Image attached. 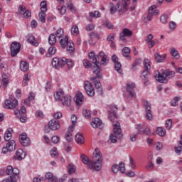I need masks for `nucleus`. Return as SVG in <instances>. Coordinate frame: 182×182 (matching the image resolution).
I'll list each match as a JSON object with an SVG mask.
<instances>
[{
  "label": "nucleus",
  "mask_w": 182,
  "mask_h": 182,
  "mask_svg": "<svg viewBox=\"0 0 182 182\" xmlns=\"http://www.w3.org/2000/svg\"><path fill=\"white\" fill-rule=\"evenodd\" d=\"M95 160L90 161L89 157H87L84 154H81L80 159L83 164L87 166V168L90 170H95L96 171H100L102 168V163H103V158L100 155V151L99 149L96 148L95 152L93 153Z\"/></svg>",
  "instance_id": "f257e3e1"
},
{
  "label": "nucleus",
  "mask_w": 182,
  "mask_h": 182,
  "mask_svg": "<svg viewBox=\"0 0 182 182\" xmlns=\"http://www.w3.org/2000/svg\"><path fill=\"white\" fill-rule=\"evenodd\" d=\"M82 64L85 69H92L93 73H95L96 76L90 78V80H96V79H100L102 74L100 73L102 69L100 68V62L97 60V57H95L92 63L90 60L86 59L82 60Z\"/></svg>",
  "instance_id": "f03ea898"
},
{
  "label": "nucleus",
  "mask_w": 182,
  "mask_h": 182,
  "mask_svg": "<svg viewBox=\"0 0 182 182\" xmlns=\"http://www.w3.org/2000/svg\"><path fill=\"white\" fill-rule=\"evenodd\" d=\"M59 43L63 49L67 46V52H68V53H72V52L75 51V44L69 42V37L68 36L59 38Z\"/></svg>",
  "instance_id": "7ed1b4c3"
},
{
  "label": "nucleus",
  "mask_w": 182,
  "mask_h": 182,
  "mask_svg": "<svg viewBox=\"0 0 182 182\" xmlns=\"http://www.w3.org/2000/svg\"><path fill=\"white\" fill-rule=\"evenodd\" d=\"M142 103L144 106L145 117L146 120H153V111L151 110V105L149 102V101L146 100H143Z\"/></svg>",
  "instance_id": "20e7f679"
},
{
  "label": "nucleus",
  "mask_w": 182,
  "mask_h": 182,
  "mask_svg": "<svg viewBox=\"0 0 182 182\" xmlns=\"http://www.w3.org/2000/svg\"><path fill=\"white\" fill-rule=\"evenodd\" d=\"M130 2V0H122L117 4V8L119 14H124V12H127V11H129Z\"/></svg>",
  "instance_id": "39448f33"
},
{
  "label": "nucleus",
  "mask_w": 182,
  "mask_h": 182,
  "mask_svg": "<svg viewBox=\"0 0 182 182\" xmlns=\"http://www.w3.org/2000/svg\"><path fill=\"white\" fill-rule=\"evenodd\" d=\"M52 66L55 69H60V68H63L65 65H66V58H63L62 59H59L58 58H54L52 60Z\"/></svg>",
  "instance_id": "423d86ee"
},
{
  "label": "nucleus",
  "mask_w": 182,
  "mask_h": 182,
  "mask_svg": "<svg viewBox=\"0 0 182 182\" xmlns=\"http://www.w3.org/2000/svg\"><path fill=\"white\" fill-rule=\"evenodd\" d=\"M135 129L137 130L138 134H144V136H149L151 134L150 129L146 127L144 124H139L135 126Z\"/></svg>",
  "instance_id": "0eeeda50"
},
{
  "label": "nucleus",
  "mask_w": 182,
  "mask_h": 182,
  "mask_svg": "<svg viewBox=\"0 0 182 182\" xmlns=\"http://www.w3.org/2000/svg\"><path fill=\"white\" fill-rule=\"evenodd\" d=\"M11 55L12 58H15L18 52H21V43L14 41L11 43L10 47Z\"/></svg>",
  "instance_id": "6e6552de"
},
{
  "label": "nucleus",
  "mask_w": 182,
  "mask_h": 182,
  "mask_svg": "<svg viewBox=\"0 0 182 182\" xmlns=\"http://www.w3.org/2000/svg\"><path fill=\"white\" fill-rule=\"evenodd\" d=\"M84 89L90 97H93L95 96V88H93V85L89 81L85 82Z\"/></svg>",
  "instance_id": "1a4fd4ad"
},
{
  "label": "nucleus",
  "mask_w": 182,
  "mask_h": 182,
  "mask_svg": "<svg viewBox=\"0 0 182 182\" xmlns=\"http://www.w3.org/2000/svg\"><path fill=\"white\" fill-rule=\"evenodd\" d=\"M160 11L156 9V6H151L149 9V14L146 16V18L144 19V22H149L151 21L153 15H159Z\"/></svg>",
  "instance_id": "9d476101"
},
{
  "label": "nucleus",
  "mask_w": 182,
  "mask_h": 182,
  "mask_svg": "<svg viewBox=\"0 0 182 182\" xmlns=\"http://www.w3.org/2000/svg\"><path fill=\"white\" fill-rule=\"evenodd\" d=\"M18 105H19V102H18V100H16V99H14L13 101L6 100L4 102V109H15V107H16V106H18Z\"/></svg>",
  "instance_id": "9b49d317"
},
{
  "label": "nucleus",
  "mask_w": 182,
  "mask_h": 182,
  "mask_svg": "<svg viewBox=\"0 0 182 182\" xmlns=\"http://www.w3.org/2000/svg\"><path fill=\"white\" fill-rule=\"evenodd\" d=\"M112 171L114 173H126V168L124 167V163L120 162L119 165L117 164H114L112 167Z\"/></svg>",
  "instance_id": "f8f14e48"
},
{
  "label": "nucleus",
  "mask_w": 182,
  "mask_h": 182,
  "mask_svg": "<svg viewBox=\"0 0 182 182\" xmlns=\"http://www.w3.org/2000/svg\"><path fill=\"white\" fill-rule=\"evenodd\" d=\"M155 79L160 83H166L167 82V77L164 72L155 71Z\"/></svg>",
  "instance_id": "ddd939ff"
},
{
  "label": "nucleus",
  "mask_w": 182,
  "mask_h": 182,
  "mask_svg": "<svg viewBox=\"0 0 182 182\" xmlns=\"http://www.w3.org/2000/svg\"><path fill=\"white\" fill-rule=\"evenodd\" d=\"M48 128L50 130H58V129H60V123H59V120L58 119H51L48 122Z\"/></svg>",
  "instance_id": "4468645a"
},
{
  "label": "nucleus",
  "mask_w": 182,
  "mask_h": 182,
  "mask_svg": "<svg viewBox=\"0 0 182 182\" xmlns=\"http://www.w3.org/2000/svg\"><path fill=\"white\" fill-rule=\"evenodd\" d=\"M19 139L22 146L27 147V146L31 145V139L28 138L26 133H23L19 136Z\"/></svg>",
  "instance_id": "2eb2a0df"
},
{
  "label": "nucleus",
  "mask_w": 182,
  "mask_h": 182,
  "mask_svg": "<svg viewBox=\"0 0 182 182\" xmlns=\"http://www.w3.org/2000/svg\"><path fill=\"white\" fill-rule=\"evenodd\" d=\"M110 109L109 111V119L112 120H114L117 117V106L111 105Z\"/></svg>",
  "instance_id": "dca6fc26"
},
{
  "label": "nucleus",
  "mask_w": 182,
  "mask_h": 182,
  "mask_svg": "<svg viewBox=\"0 0 182 182\" xmlns=\"http://www.w3.org/2000/svg\"><path fill=\"white\" fill-rule=\"evenodd\" d=\"M133 35V31H130L129 28H124L122 31L119 33V38L122 41H126V37L130 38Z\"/></svg>",
  "instance_id": "f3484780"
},
{
  "label": "nucleus",
  "mask_w": 182,
  "mask_h": 182,
  "mask_svg": "<svg viewBox=\"0 0 182 182\" xmlns=\"http://www.w3.org/2000/svg\"><path fill=\"white\" fill-rule=\"evenodd\" d=\"M135 86L134 82L127 84V92H128L131 97H136V92H134Z\"/></svg>",
  "instance_id": "a211bd4d"
},
{
  "label": "nucleus",
  "mask_w": 182,
  "mask_h": 182,
  "mask_svg": "<svg viewBox=\"0 0 182 182\" xmlns=\"http://www.w3.org/2000/svg\"><path fill=\"white\" fill-rule=\"evenodd\" d=\"M91 126L94 129H102V127H103V122H102V120L99 118H93L91 122Z\"/></svg>",
  "instance_id": "6ab92c4d"
},
{
  "label": "nucleus",
  "mask_w": 182,
  "mask_h": 182,
  "mask_svg": "<svg viewBox=\"0 0 182 182\" xmlns=\"http://www.w3.org/2000/svg\"><path fill=\"white\" fill-rule=\"evenodd\" d=\"M74 100L77 106H82V105H83L84 100L83 94H82L80 92H77L74 98Z\"/></svg>",
  "instance_id": "aec40b11"
},
{
  "label": "nucleus",
  "mask_w": 182,
  "mask_h": 182,
  "mask_svg": "<svg viewBox=\"0 0 182 182\" xmlns=\"http://www.w3.org/2000/svg\"><path fill=\"white\" fill-rule=\"evenodd\" d=\"M113 127V132L115 135L119 136H123V134H122V128H120V123L117 122H114Z\"/></svg>",
  "instance_id": "412c9836"
},
{
  "label": "nucleus",
  "mask_w": 182,
  "mask_h": 182,
  "mask_svg": "<svg viewBox=\"0 0 182 182\" xmlns=\"http://www.w3.org/2000/svg\"><path fill=\"white\" fill-rule=\"evenodd\" d=\"M26 157V152L23 151V149H20L16 152V156L14 158L16 160H23Z\"/></svg>",
  "instance_id": "4be33fe9"
},
{
  "label": "nucleus",
  "mask_w": 182,
  "mask_h": 182,
  "mask_svg": "<svg viewBox=\"0 0 182 182\" xmlns=\"http://www.w3.org/2000/svg\"><path fill=\"white\" fill-rule=\"evenodd\" d=\"M99 56L101 58V63L105 66L107 65V62H109V58H107V55L103 52V50L99 53Z\"/></svg>",
  "instance_id": "5701e85b"
},
{
  "label": "nucleus",
  "mask_w": 182,
  "mask_h": 182,
  "mask_svg": "<svg viewBox=\"0 0 182 182\" xmlns=\"http://www.w3.org/2000/svg\"><path fill=\"white\" fill-rule=\"evenodd\" d=\"M61 102L63 106H70V103L72 102V97L70 95H64L61 100Z\"/></svg>",
  "instance_id": "b1692460"
},
{
  "label": "nucleus",
  "mask_w": 182,
  "mask_h": 182,
  "mask_svg": "<svg viewBox=\"0 0 182 182\" xmlns=\"http://www.w3.org/2000/svg\"><path fill=\"white\" fill-rule=\"evenodd\" d=\"M154 58L156 62H158V63H161V62H164V60H166V58H167V55L166 54L160 55V53H155Z\"/></svg>",
  "instance_id": "393cba45"
},
{
  "label": "nucleus",
  "mask_w": 182,
  "mask_h": 182,
  "mask_svg": "<svg viewBox=\"0 0 182 182\" xmlns=\"http://www.w3.org/2000/svg\"><path fill=\"white\" fill-rule=\"evenodd\" d=\"M27 41L31 45H33V46H39V43L36 42L35 40V36L32 34H29L27 36Z\"/></svg>",
  "instance_id": "a878e982"
},
{
  "label": "nucleus",
  "mask_w": 182,
  "mask_h": 182,
  "mask_svg": "<svg viewBox=\"0 0 182 182\" xmlns=\"http://www.w3.org/2000/svg\"><path fill=\"white\" fill-rule=\"evenodd\" d=\"M150 75V70H144L141 74V79H143V80H145L144 82V85H146L147 83V82H149V75Z\"/></svg>",
  "instance_id": "bb28decb"
},
{
  "label": "nucleus",
  "mask_w": 182,
  "mask_h": 182,
  "mask_svg": "<svg viewBox=\"0 0 182 182\" xmlns=\"http://www.w3.org/2000/svg\"><path fill=\"white\" fill-rule=\"evenodd\" d=\"M64 96L65 92H63V90H60L59 91L54 93V98L55 100H60L61 102Z\"/></svg>",
  "instance_id": "cd10ccee"
},
{
  "label": "nucleus",
  "mask_w": 182,
  "mask_h": 182,
  "mask_svg": "<svg viewBox=\"0 0 182 182\" xmlns=\"http://www.w3.org/2000/svg\"><path fill=\"white\" fill-rule=\"evenodd\" d=\"M91 82H95V86L97 89L99 95H103V89H102L100 80L95 79V80H91Z\"/></svg>",
  "instance_id": "c85d7f7f"
},
{
  "label": "nucleus",
  "mask_w": 182,
  "mask_h": 182,
  "mask_svg": "<svg viewBox=\"0 0 182 182\" xmlns=\"http://www.w3.org/2000/svg\"><path fill=\"white\" fill-rule=\"evenodd\" d=\"M14 129L12 128H9L4 134V140L6 141H9L11 139H12V133Z\"/></svg>",
  "instance_id": "c756f323"
},
{
  "label": "nucleus",
  "mask_w": 182,
  "mask_h": 182,
  "mask_svg": "<svg viewBox=\"0 0 182 182\" xmlns=\"http://www.w3.org/2000/svg\"><path fill=\"white\" fill-rule=\"evenodd\" d=\"M6 146H7L9 151H14L16 147V144L14 140H11L6 144Z\"/></svg>",
  "instance_id": "7c9ffc66"
},
{
  "label": "nucleus",
  "mask_w": 182,
  "mask_h": 182,
  "mask_svg": "<svg viewBox=\"0 0 182 182\" xmlns=\"http://www.w3.org/2000/svg\"><path fill=\"white\" fill-rule=\"evenodd\" d=\"M20 69L22 72H26L29 70V63L26 61H21L20 63Z\"/></svg>",
  "instance_id": "2f4dec72"
},
{
  "label": "nucleus",
  "mask_w": 182,
  "mask_h": 182,
  "mask_svg": "<svg viewBox=\"0 0 182 182\" xmlns=\"http://www.w3.org/2000/svg\"><path fill=\"white\" fill-rule=\"evenodd\" d=\"M56 52H57L56 47H53V46L50 47L48 48V53H46V58H50L53 56V55H55Z\"/></svg>",
  "instance_id": "473e14b6"
},
{
  "label": "nucleus",
  "mask_w": 182,
  "mask_h": 182,
  "mask_svg": "<svg viewBox=\"0 0 182 182\" xmlns=\"http://www.w3.org/2000/svg\"><path fill=\"white\" fill-rule=\"evenodd\" d=\"M122 55L123 56H125V58H127V59H132V57H130V48L129 47H124L122 50Z\"/></svg>",
  "instance_id": "72a5a7b5"
},
{
  "label": "nucleus",
  "mask_w": 182,
  "mask_h": 182,
  "mask_svg": "<svg viewBox=\"0 0 182 182\" xmlns=\"http://www.w3.org/2000/svg\"><path fill=\"white\" fill-rule=\"evenodd\" d=\"M75 141L77 144H83V143H85V138L83 137V135L77 134L75 135Z\"/></svg>",
  "instance_id": "f704fd0d"
},
{
  "label": "nucleus",
  "mask_w": 182,
  "mask_h": 182,
  "mask_svg": "<svg viewBox=\"0 0 182 182\" xmlns=\"http://www.w3.org/2000/svg\"><path fill=\"white\" fill-rule=\"evenodd\" d=\"M144 70H150L151 69V62L150 60L146 58L144 60Z\"/></svg>",
  "instance_id": "c9c22d12"
},
{
  "label": "nucleus",
  "mask_w": 182,
  "mask_h": 182,
  "mask_svg": "<svg viewBox=\"0 0 182 182\" xmlns=\"http://www.w3.org/2000/svg\"><path fill=\"white\" fill-rule=\"evenodd\" d=\"M156 133L161 137H164V136H166V129L161 127H157Z\"/></svg>",
  "instance_id": "e433bc0d"
},
{
  "label": "nucleus",
  "mask_w": 182,
  "mask_h": 182,
  "mask_svg": "<svg viewBox=\"0 0 182 182\" xmlns=\"http://www.w3.org/2000/svg\"><path fill=\"white\" fill-rule=\"evenodd\" d=\"M170 53H171V55H172V56L173 58H175V59L180 58V53H178V50H177V49H176L175 48H171Z\"/></svg>",
  "instance_id": "4c0bfd02"
},
{
  "label": "nucleus",
  "mask_w": 182,
  "mask_h": 182,
  "mask_svg": "<svg viewBox=\"0 0 182 182\" xmlns=\"http://www.w3.org/2000/svg\"><path fill=\"white\" fill-rule=\"evenodd\" d=\"M48 43L49 45L53 46L56 43V36L55 34L52 33L48 37Z\"/></svg>",
  "instance_id": "58836bf2"
},
{
  "label": "nucleus",
  "mask_w": 182,
  "mask_h": 182,
  "mask_svg": "<svg viewBox=\"0 0 182 182\" xmlns=\"http://www.w3.org/2000/svg\"><path fill=\"white\" fill-rule=\"evenodd\" d=\"M122 137L123 136H119L113 133L110 134L109 140L112 141V143H117V139H122Z\"/></svg>",
  "instance_id": "ea45409f"
},
{
  "label": "nucleus",
  "mask_w": 182,
  "mask_h": 182,
  "mask_svg": "<svg viewBox=\"0 0 182 182\" xmlns=\"http://www.w3.org/2000/svg\"><path fill=\"white\" fill-rule=\"evenodd\" d=\"M46 178H47V180H48V182H55L56 181V178L53 177V173H50V172H48L46 174Z\"/></svg>",
  "instance_id": "a19ab883"
},
{
  "label": "nucleus",
  "mask_w": 182,
  "mask_h": 182,
  "mask_svg": "<svg viewBox=\"0 0 182 182\" xmlns=\"http://www.w3.org/2000/svg\"><path fill=\"white\" fill-rule=\"evenodd\" d=\"M89 16L90 18H100V16H102V14L99 11H95L94 12H90Z\"/></svg>",
  "instance_id": "79ce46f5"
},
{
  "label": "nucleus",
  "mask_w": 182,
  "mask_h": 182,
  "mask_svg": "<svg viewBox=\"0 0 182 182\" xmlns=\"http://www.w3.org/2000/svg\"><path fill=\"white\" fill-rule=\"evenodd\" d=\"M46 11H41V13H39L38 16L40 18V21L41 22H42L43 23H45L46 22Z\"/></svg>",
  "instance_id": "37998d69"
},
{
  "label": "nucleus",
  "mask_w": 182,
  "mask_h": 182,
  "mask_svg": "<svg viewBox=\"0 0 182 182\" xmlns=\"http://www.w3.org/2000/svg\"><path fill=\"white\" fill-rule=\"evenodd\" d=\"M173 126V120L171 119H168L166 121L165 127L167 130H171Z\"/></svg>",
  "instance_id": "c03bdc74"
},
{
  "label": "nucleus",
  "mask_w": 182,
  "mask_h": 182,
  "mask_svg": "<svg viewBox=\"0 0 182 182\" xmlns=\"http://www.w3.org/2000/svg\"><path fill=\"white\" fill-rule=\"evenodd\" d=\"M64 33H65V31H63V29L60 28V29L57 30L55 36L57 38H58V39H60V38H63Z\"/></svg>",
  "instance_id": "a18cd8bd"
},
{
  "label": "nucleus",
  "mask_w": 182,
  "mask_h": 182,
  "mask_svg": "<svg viewBox=\"0 0 182 182\" xmlns=\"http://www.w3.org/2000/svg\"><path fill=\"white\" fill-rule=\"evenodd\" d=\"M58 11H59L60 15H65L66 14V6H58Z\"/></svg>",
  "instance_id": "49530a36"
},
{
  "label": "nucleus",
  "mask_w": 182,
  "mask_h": 182,
  "mask_svg": "<svg viewBox=\"0 0 182 182\" xmlns=\"http://www.w3.org/2000/svg\"><path fill=\"white\" fill-rule=\"evenodd\" d=\"M41 6V12H46V11H48V4L46 3V1H42L40 4Z\"/></svg>",
  "instance_id": "de8ad7c7"
},
{
  "label": "nucleus",
  "mask_w": 182,
  "mask_h": 182,
  "mask_svg": "<svg viewBox=\"0 0 182 182\" xmlns=\"http://www.w3.org/2000/svg\"><path fill=\"white\" fill-rule=\"evenodd\" d=\"M115 70L118 72V73H122V63L120 62L114 63Z\"/></svg>",
  "instance_id": "09e8293b"
},
{
  "label": "nucleus",
  "mask_w": 182,
  "mask_h": 182,
  "mask_svg": "<svg viewBox=\"0 0 182 182\" xmlns=\"http://www.w3.org/2000/svg\"><path fill=\"white\" fill-rule=\"evenodd\" d=\"M51 157H55V159H58V149L56 147H53L50 151Z\"/></svg>",
  "instance_id": "8fccbe9b"
},
{
  "label": "nucleus",
  "mask_w": 182,
  "mask_h": 182,
  "mask_svg": "<svg viewBox=\"0 0 182 182\" xmlns=\"http://www.w3.org/2000/svg\"><path fill=\"white\" fill-rule=\"evenodd\" d=\"M168 19V15H167V14H163L160 17V21H161V23H164V24L167 23Z\"/></svg>",
  "instance_id": "3c124183"
},
{
  "label": "nucleus",
  "mask_w": 182,
  "mask_h": 182,
  "mask_svg": "<svg viewBox=\"0 0 182 182\" xmlns=\"http://www.w3.org/2000/svg\"><path fill=\"white\" fill-rule=\"evenodd\" d=\"M109 11L112 15H113L114 14H116V11H117V9L116 8V6L113 3L109 4Z\"/></svg>",
  "instance_id": "603ef678"
},
{
  "label": "nucleus",
  "mask_w": 182,
  "mask_h": 182,
  "mask_svg": "<svg viewBox=\"0 0 182 182\" xmlns=\"http://www.w3.org/2000/svg\"><path fill=\"white\" fill-rule=\"evenodd\" d=\"M164 73H165V76H166V77H173V76H174L176 74L174 71H170L168 70H166Z\"/></svg>",
  "instance_id": "864d4df0"
},
{
  "label": "nucleus",
  "mask_w": 182,
  "mask_h": 182,
  "mask_svg": "<svg viewBox=\"0 0 182 182\" xmlns=\"http://www.w3.org/2000/svg\"><path fill=\"white\" fill-rule=\"evenodd\" d=\"M29 80H31L29 75H28V74H25L23 75V84L24 85V86H28V82H29Z\"/></svg>",
  "instance_id": "5fc2aeb1"
},
{
  "label": "nucleus",
  "mask_w": 182,
  "mask_h": 182,
  "mask_svg": "<svg viewBox=\"0 0 182 182\" xmlns=\"http://www.w3.org/2000/svg\"><path fill=\"white\" fill-rule=\"evenodd\" d=\"M129 167L132 168L133 170H135L136 168V162H134V160L133 158L129 156Z\"/></svg>",
  "instance_id": "6e6d98bb"
},
{
  "label": "nucleus",
  "mask_w": 182,
  "mask_h": 182,
  "mask_svg": "<svg viewBox=\"0 0 182 182\" xmlns=\"http://www.w3.org/2000/svg\"><path fill=\"white\" fill-rule=\"evenodd\" d=\"M82 114L86 119H90V111H87L86 109H82Z\"/></svg>",
  "instance_id": "4d7b16f0"
},
{
  "label": "nucleus",
  "mask_w": 182,
  "mask_h": 182,
  "mask_svg": "<svg viewBox=\"0 0 182 182\" xmlns=\"http://www.w3.org/2000/svg\"><path fill=\"white\" fill-rule=\"evenodd\" d=\"M26 11L25 6L21 5L18 6V12L21 15H23Z\"/></svg>",
  "instance_id": "13d9d810"
},
{
  "label": "nucleus",
  "mask_w": 182,
  "mask_h": 182,
  "mask_svg": "<svg viewBox=\"0 0 182 182\" xmlns=\"http://www.w3.org/2000/svg\"><path fill=\"white\" fill-rule=\"evenodd\" d=\"M2 182H16V178L13 176H10L7 179L3 180Z\"/></svg>",
  "instance_id": "bf43d9fd"
},
{
  "label": "nucleus",
  "mask_w": 182,
  "mask_h": 182,
  "mask_svg": "<svg viewBox=\"0 0 182 182\" xmlns=\"http://www.w3.org/2000/svg\"><path fill=\"white\" fill-rule=\"evenodd\" d=\"M71 33L74 35H77L79 33V28L77 26H73L71 28Z\"/></svg>",
  "instance_id": "052dcab7"
},
{
  "label": "nucleus",
  "mask_w": 182,
  "mask_h": 182,
  "mask_svg": "<svg viewBox=\"0 0 182 182\" xmlns=\"http://www.w3.org/2000/svg\"><path fill=\"white\" fill-rule=\"evenodd\" d=\"M67 8L70 9V11H71L73 14H75V12H76V9H75V6L72 3H68L67 4Z\"/></svg>",
  "instance_id": "680f3d73"
},
{
  "label": "nucleus",
  "mask_w": 182,
  "mask_h": 182,
  "mask_svg": "<svg viewBox=\"0 0 182 182\" xmlns=\"http://www.w3.org/2000/svg\"><path fill=\"white\" fill-rule=\"evenodd\" d=\"M137 136H139V133H132L130 136H129V139L131 140V141H136V140H137Z\"/></svg>",
  "instance_id": "e2e57ef3"
},
{
  "label": "nucleus",
  "mask_w": 182,
  "mask_h": 182,
  "mask_svg": "<svg viewBox=\"0 0 182 182\" xmlns=\"http://www.w3.org/2000/svg\"><path fill=\"white\" fill-rule=\"evenodd\" d=\"M95 24L90 23V24H87L85 26V30L87 31V32H90L92 31H93V29H95Z\"/></svg>",
  "instance_id": "0e129e2a"
},
{
  "label": "nucleus",
  "mask_w": 182,
  "mask_h": 182,
  "mask_svg": "<svg viewBox=\"0 0 182 182\" xmlns=\"http://www.w3.org/2000/svg\"><path fill=\"white\" fill-rule=\"evenodd\" d=\"M65 139H66L67 141H72L73 140V136L72 135V133L67 132L65 134Z\"/></svg>",
  "instance_id": "69168bd1"
},
{
  "label": "nucleus",
  "mask_w": 182,
  "mask_h": 182,
  "mask_svg": "<svg viewBox=\"0 0 182 182\" xmlns=\"http://www.w3.org/2000/svg\"><path fill=\"white\" fill-rule=\"evenodd\" d=\"M104 26H105V28H107L108 29H113V24L110 23V21L104 22Z\"/></svg>",
  "instance_id": "338daca9"
},
{
  "label": "nucleus",
  "mask_w": 182,
  "mask_h": 182,
  "mask_svg": "<svg viewBox=\"0 0 182 182\" xmlns=\"http://www.w3.org/2000/svg\"><path fill=\"white\" fill-rule=\"evenodd\" d=\"M68 179V175L64 174L61 178H58V179H55V181L58 182H66V180Z\"/></svg>",
  "instance_id": "774afa93"
}]
</instances>
